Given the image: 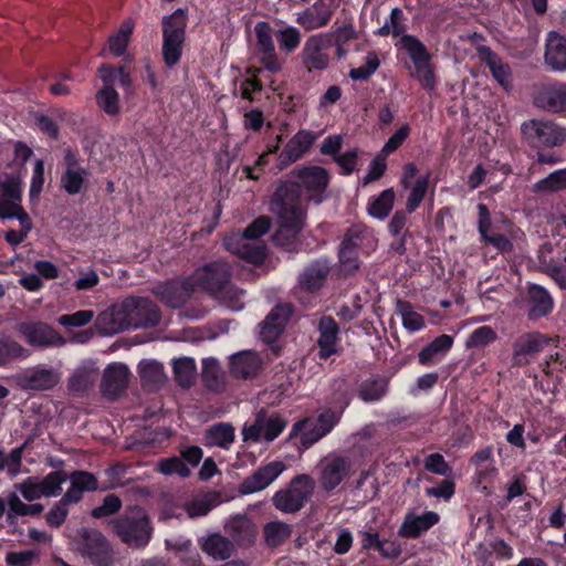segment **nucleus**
Wrapping results in <instances>:
<instances>
[{"label": "nucleus", "mask_w": 566, "mask_h": 566, "mask_svg": "<svg viewBox=\"0 0 566 566\" xmlns=\"http://www.w3.org/2000/svg\"><path fill=\"white\" fill-rule=\"evenodd\" d=\"M293 181L285 182L275 192L271 203L272 211L280 219V228L274 240L280 245H289L303 227L304 207L301 189L311 199L319 202L321 193L328 184V172L319 166H310L292 171Z\"/></svg>", "instance_id": "obj_1"}, {"label": "nucleus", "mask_w": 566, "mask_h": 566, "mask_svg": "<svg viewBox=\"0 0 566 566\" xmlns=\"http://www.w3.org/2000/svg\"><path fill=\"white\" fill-rule=\"evenodd\" d=\"M270 219L260 217L243 232H233L224 239L226 249L249 263L259 265L266 258V245L259 239L270 229Z\"/></svg>", "instance_id": "obj_2"}, {"label": "nucleus", "mask_w": 566, "mask_h": 566, "mask_svg": "<svg viewBox=\"0 0 566 566\" xmlns=\"http://www.w3.org/2000/svg\"><path fill=\"white\" fill-rule=\"evenodd\" d=\"M113 526L116 535L129 547H145L153 535V527L146 512L134 506L124 515L113 520Z\"/></svg>", "instance_id": "obj_3"}, {"label": "nucleus", "mask_w": 566, "mask_h": 566, "mask_svg": "<svg viewBox=\"0 0 566 566\" xmlns=\"http://www.w3.org/2000/svg\"><path fill=\"white\" fill-rule=\"evenodd\" d=\"M342 412L332 409L321 411L316 418H305L293 424L290 438H300L301 447L308 449L327 436L339 422Z\"/></svg>", "instance_id": "obj_4"}, {"label": "nucleus", "mask_w": 566, "mask_h": 566, "mask_svg": "<svg viewBox=\"0 0 566 566\" xmlns=\"http://www.w3.org/2000/svg\"><path fill=\"white\" fill-rule=\"evenodd\" d=\"M187 17L182 9L163 18V59L166 66L176 65L182 53Z\"/></svg>", "instance_id": "obj_5"}, {"label": "nucleus", "mask_w": 566, "mask_h": 566, "mask_svg": "<svg viewBox=\"0 0 566 566\" xmlns=\"http://www.w3.org/2000/svg\"><path fill=\"white\" fill-rule=\"evenodd\" d=\"M315 482L307 474L296 475L290 484L273 495V505L283 513H296L313 495Z\"/></svg>", "instance_id": "obj_6"}, {"label": "nucleus", "mask_w": 566, "mask_h": 566, "mask_svg": "<svg viewBox=\"0 0 566 566\" xmlns=\"http://www.w3.org/2000/svg\"><path fill=\"white\" fill-rule=\"evenodd\" d=\"M76 549L95 566H112L113 549L106 537L97 530L82 527L74 537Z\"/></svg>", "instance_id": "obj_7"}, {"label": "nucleus", "mask_w": 566, "mask_h": 566, "mask_svg": "<svg viewBox=\"0 0 566 566\" xmlns=\"http://www.w3.org/2000/svg\"><path fill=\"white\" fill-rule=\"evenodd\" d=\"M400 43L415 65L412 75L418 78L424 90L432 91L437 82L434 69L430 63L431 56L426 46L412 35H403Z\"/></svg>", "instance_id": "obj_8"}, {"label": "nucleus", "mask_w": 566, "mask_h": 566, "mask_svg": "<svg viewBox=\"0 0 566 566\" xmlns=\"http://www.w3.org/2000/svg\"><path fill=\"white\" fill-rule=\"evenodd\" d=\"M230 276V266L226 262L216 261L196 270L190 280L195 290L217 296L229 285Z\"/></svg>", "instance_id": "obj_9"}, {"label": "nucleus", "mask_w": 566, "mask_h": 566, "mask_svg": "<svg viewBox=\"0 0 566 566\" xmlns=\"http://www.w3.org/2000/svg\"><path fill=\"white\" fill-rule=\"evenodd\" d=\"M354 473L355 462L348 455L329 454L321 461L319 481L325 491H333Z\"/></svg>", "instance_id": "obj_10"}, {"label": "nucleus", "mask_w": 566, "mask_h": 566, "mask_svg": "<svg viewBox=\"0 0 566 566\" xmlns=\"http://www.w3.org/2000/svg\"><path fill=\"white\" fill-rule=\"evenodd\" d=\"M286 427V421L280 415H266L261 411L252 423H245L242 430L244 441H273Z\"/></svg>", "instance_id": "obj_11"}, {"label": "nucleus", "mask_w": 566, "mask_h": 566, "mask_svg": "<svg viewBox=\"0 0 566 566\" xmlns=\"http://www.w3.org/2000/svg\"><path fill=\"white\" fill-rule=\"evenodd\" d=\"M521 129L534 145L558 146L566 139V129L549 120L531 119L523 123Z\"/></svg>", "instance_id": "obj_12"}, {"label": "nucleus", "mask_w": 566, "mask_h": 566, "mask_svg": "<svg viewBox=\"0 0 566 566\" xmlns=\"http://www.w3.org/2000/svg\"><path fill=\"white\" fill-rule=\"evenodd\" d=\"M134 304L128 297L103 311L96 319V326L104 335H114L132 328L130 311Z\"/></svg>", "instance_id": "obj_13"}, {"label": "nucleus", "mask_w": 566, "mask_h": 566, "mask_svg": "<svg viewBox=\"0 0 566 566\" xmlns=\"http://www.w3.org/2000/svg\"><path fill=\"white\" fill-rule=\"evenodd\" d=\"M332 46V34L317 33L307 38L300 54L302 64L308 72L324 70L329 64L326 50Z\"/></svg>", "instance_id": "obj_14"}, {"label": "nucleus", "mask_w": 566, "mask_h": 566, "mask_svg": "<svg viewBox=\"0 0 566 566\" xmlns=\"http://www.w3.org/2000/svg\"><path fill=\"white\" fill-rule=\"evenodd\" d=\"M21 179L18 175L0 174V219L27 213L22 205Z\"/></svg>", "instance_id": "obj_15"}, {"label": "nucleus", "mask_w": 566, "mask_h": 566, "mask_svg": "<svg viewBox=\"0 0 566 566\" xmlns=\"http://www.w3.org/2000/svg\"><path fill=\"white\" fill-rule=\"evenodd\" d=\"M61 380V374L55 368H48L38 365L28 368L17 376V384L24 390H50L54 388Z\"/></svg>", "instance_id": "obj_16"}, {"label": "nucleus", "mask_w": 566, "mask_h": 566, "mask_svg": "<svg viewBox=\"0 0 566 566\" xmlns=\"http://www.w3.org/2000/svg\"><path fill=\"white\" fill-rule=\"evenodd\" d=\"M549 339L537 332L524 333L516 337L512 344V364L514 366L528 365L532 358L543 350Z\"/></svg>", "instance_id": "obj_17"}, {"label": "nucleus", "mask_w": 566, "mask_h": 566, "mask_svg": "<svg viewBox=\"0 0 566 566\" xmlns=\"http://www.w3.org/2000/svg\"><path fill=\"white\" fill-rule=\"evenodd\" d=\"M17 331L31 346H61L65 343L54 328L43 322H23L17 326Z\"/></svg>", "instance_id": "obj_18"}, {"label": "nucleus", "mask_w": 566, "mask_h": 566, "mask_svg": "<svg viewBox=\"0 0 566 566\" xmlns=\"http://www.w3.org/2000/svg\"><path fill=\"white\" fill-rule=\"evenodd\" d=\"M254 32L256 49L263 67L271 73L280 72L282 70V62L277 57L270 24L265 21L258 22L254 27Z\"/></svg>", "instance_id": "obj_19"}, {"label": "nucleus", "mask_w": 566, "mask_h": 566, "mask_svg": "<svg viewBox=\"0 0 566 566\" xmlns=\"http://www.w3.org/2000/svg\"><path fill=\"white\" fill-rule=\"evenodd\" d=\"M317 139V134L301 129L285 144L277 158V168L284 169L301 159Z\"/></svg>", "instance_id": "obj_20"}, {"label": "nucleus", "mask_w": 566, "mask_h": 566, "mask_svg": "<svg viewBox=\"0 0 566 566\" xmlns=\"http://www.w3.org/2000/svg\"><path fill=\"white\" fill-rule=\"evenodd\" d=\"M286 469L282 461H273L259 468L252 475L248 476L240 486V491L244 494H251L268 488L274 482Z\"/></svg>", "instance_id": "obj_21"}, {"label": "nucleus", "mask_w": 566, "mask_h": 566, "mask_svg": "<svg viewBox=\"0 0 566 566\" xmlns=\"http://www.w3.org/2000/svg\"><path fill=\"white\" fill-rule=\"evenodd\" d=\"M195 291L190 277L160 283L154 287V293L167 305L180 307Z\"/></svg>", "instance_id": "obj_22"}, {"label": "nucleus", "mask_w": 566, "mask_h": 566, "mask_svg": "<svg viewBox=\"0 0 566 566\" xmlns=\"http://www.w3.org/2000/svg\"><path fill=\"white\" fill-rule=\"evenodd\" d=\"M334 15V7L324 1H316L312 7L296 13V23L305 31L326 27Z\"/></svg>", "instance_id": "obj_23"}, {"label": "nucleus", "mask_w": 566, "mask_h": 566, "mask_svg": "<svg viewBox=\"0 0 566 566\" xmlns=\"http://www.w3.org/2000/svg\"><path fill=\"white\" fill-rule=\"evenodd\" d=\"M292 306L289 304L276 305L260 323V336L266 343H272L282 334L290 316Z\"/></svg>", "instance_id": "obj_24"}, {"label": "nucleus", "mask_w": 566, "mask_h": 566, "mask_svg": "<svg viewBox=\"0 0 566 566\" xmlns=\"http://www.w3.org/2000/svg\"><path fill=\"white\" fill-rule=\"evenodd\" d=\"M130 371L124 364H112L103 374L102 392L108 398H117L127 388Z\"/></svg>", "instance_id": "obj_25"}, {"label": "nucleus", "mask_w": 566, "mask_h": 566, "mask_svg": "<svg viewBox=\"0 0 566 566\" xmlns=\"http://www.w3.org/2000/svg\"><path fill=\"white\" fill-rule=\"evenodd\" d=\"M128 301L134 304L130 311L132 328L155 326L160 321V313L156 304L146 297L129 296Z\"/></svg>", "instance_id": "obj_26"}, {"label": "nucleus", "mask_w": 566, "mask_h": 566, "mask_svg": "<svg viewBox=\"0 0 566 566\" xmlns=\"http://www.w3.org/2000/svg\"><path fill=\"white\" fill-rule=\"evenodd\" d=\"M436 512L428 511L421 515L408 513L398 530V535L405 538H417L439 522Z\"/></svg>", "instance_id": "obj_27"}, {"label": "nucleus", "mask_w": 566, "mask_h": 566, "mask_svg": "<svg viewBox=\"0 0 566 566\" xmlns=\"http://www.w3.org/2000/svg\"><path fill=\"white\" fill-rule=\"evenodd\" d=\"M65 172L61 177V185L70 195L78 193L85 182L87 171L80 166L76 155L71 151H65Z\"/></svg>", "instance_id": "obj_28"}, {"label": "nucleus", "mask_w": 566, "mask_h": 566, "mask_svg": "<svg viewBox=\"0 0 566 566\" xmlns=\"http://www.w3.org/2000/svg\"><path fill=\"white\" fill-rule=\"evenodd\" d=\"M535 104L547 112L566 115V84L557 83L544 87L535 97Z\"/></svg>", "instance_id": "obj_29"}, {"label": "nucleus", "mask_w": 566, "mask_h": 566, "mask_svg": "<svg viewBox=\"0 0 566 566\" xmlns=\"http://www.w3.org/2000/svg\"><path fill=\"white\" fill-rule=\"evenodd\" d=\"M479 57L490 69L494 80L505 90L512 87V72L510 65L497 56L488 46L479 48Z\"/></svg>", "instance_id": "obj_30"}, {"label": "nucleus", "mask_w": 566, "mask_h": 566, "mask_svg": "<svg viewBox=\"0 0 566 566\" xmlns=\"http://www.w3.org/2000/svg\"><path fill=\"white\" fill-rule=\"evenodd\" d=\"M317 328L319 332L318 356L326 359L337 352L338 325L333 317L324 316L319 319Z\"/></svg>", "instance_id": "obj_31"}, {"label": "nucleus", "mask_w": 566, "mask_h": 566, "mask_svg": "<svg viewBox=\"0 0 566 566\" xmlns=\"http://www.w3.org/2000/svg\"><path fill=\"white\" fill-rule=\"evenodd\" d=\"M545 62L553 71H566V39L557 32L547 35Z\"/></svg>", "instance_id": "obj_32"}, {"label": "nucleus", "mask_w": 566, "mask_h": 566, "mask_svg": "<svg viewBox=\"0 0 566 566\" xmlns=\"http://www.w3.org/2000/svg\"><path fill=\"white\" fill-rule=\"evenodd\" d=\"M261 364L262 360L256 353L251 350L241 352L231 357V374L237 378L254 377L259 373Z\"/></svg>", "instance_id": "obj_33"}, {"label": "nucleus", "mask_w": 566, "mask_h": 566, "mask_svg": "<svg viewBox=\"0 0 566 566\" xmlns=\"http://www.w3.org/2000/svg\"><path fill=\"white\" fill-rule=\"evenodd\" d=\"M453 345V337L441 335L422 348L418 355L421 365H431L441 360Z\"/></svg>", "instance_id": "obj_34"}, {"label": "nucleus", "mask_w": 566, "mask_h": 566, "mask_svg": "<svg viewBox=\"0 0 566 566\" xmlns=\"http://www.w3.org/2000/svg\"><path fill=\"white\" fill-rule=\"evenodd\" d=\"M531 318H538L549 314L554 306V301L547 290L539 285H532L528 291Z\"/></svg>", "instance_id": "obj_35"}, {"label": "nucleus", "mask_w": 566, "mask_h": 566, "mask_svg": "<svg viewBox=\"0 0 566 566\" xmlns=\"http://www.w3.org/2000/svg\"><path fill=\"white\" fill-rule=\"evenodd\" d=\"M202 551L214 560H226L234 552L233 543L220 534L208 535L201 546Z\"/></svg>", "instance_id": "obj_36"}, {"label": "nucleus", "mask_w": 566, "mask_h": 566, "mask_svg": "<svg viewBox=\"0 0 566 566\" xmlns=\"http://www.w3.org/2000/svg\"><path fill=\"white\" fill-rule=\"evenodd\" d=\"M328 272L329 266L326 262H314L300 275L298 282L301 287L310 292L318 290L323 285Z\"/></svg>", "instance_id": "obj_37"}, {"label": "nucleus", "mask_w": 566, "mask_h": 566, "mask_svg": "<svg viewBox=\"0 0 566 566\" xmlns=\"http://www.w3.org/2000/svg\"><path fill=\"white\" fill-rule=\"evenodd\" d=\"M98 369L93 363H87L75 369L70 378L69 387L73 392L80 394L91 388L96 381Z\"/></svg>", "instance_id": "obj_38"}, {"label": "nucleus", "mask_w": 566, "mask_h": 566, "mask_svg": "<svg viewBox=\"0 0 566 566\" xmlns=\"http://www.w3.org/2000/svg\"><path fill=\"white\" fill-rule=\"evenodd\" d=\"M234 441V428L230 423H217L207 429L205 443L208 447L228 449Z\"/></svg>", "instance_id": "obj_39"}, {"label": "nucleus", "mask_w": 566, "mask_h": 566, "mask_svg": "<svg viewBox=\"0 0 566 566\" xmlns=\"http://www.w3.org/2000/svg\"><path fill=\"white\" fill-rule=\"evenodd\" d=\"M135 23L132 19L125 20L118 30L108 38L107 50L114 56H120L125 53L130 41Z\"/></svg>", "instance_id": "obj_40"}, {"label": "nucleus", "mask_w": 566, "mask_h": 566, "mask_svg": "<svg viewBox=\"0 0 566 566\" xmlns=\"http://www.w3.org/2000/svg\"><path fill=\"white\" fill-rule=\"evenodd\" d=\"M551 250L552 247L549 243L541 248L538 259L543 266V272L548 274L560 289L566 290V255L563 259L564 263L553 260L547 261L545 251L551 252Z\"/></svg>", "instance_id": "obj_41"}, {"label": "nucleus", "mask_w": 566, "mask_h": 566, "mask_svg": "<svg viewBox=\"0 0 566 566\" xmlns=\"http://www.w3.org/2000/svg\"><path fill=\"white\" fill-rule=\"evenodd\" d=\"M395 198L392 188L385 189L378 197L369 201L368 213L379 220L386 219L392 210Z\"/></svg>", "instance_id": "obj_42"}, {"label": "nucleus", "mask_w": 566, "mask_h": 566, "mask_svg": "<svg viewBox=\"0 0 566 566\" xmlns=\"http://www.w3.org/2000/svg\"><path fill=\"white\" fill-rule=\"evenodd\" d=\"M98 75L103 81V86L114 87L118 84L125 90H130L132 78L124 67H114L107 64H103L98 67Z\"/></svg>", "instance_id": "obj_43"}, {"label": "nucleus", "mask_w": 566, "mask_h": 566, "mask_svg": "<svg viewBox=\"0 0 566 566\" xmlns=\"http://www.w3.org/2000/svg\"><path fill=\"white\" fill-rule=\"evenodd\" d=\"M226 530L238 543L251 542L255 535L253 523L245 516H237L228 522Z\"/></svg>", "instance_id": "obj_44"}, {"label": "nucleus", "mask_w": 566, "mask_h": 566, "mask_svg": "<svg viewBox=\"0 0 566 566\" xmlns=\"http://www.w3.org/2000/svg\"><path fill=\"white\" fill-rule=\"evenodd\" d=\"M174 374L176 381L185 388L193 385L197 377L195 360L189 357H182L174 360Z\"/></svg>", "instance_id": "obj_45"}, {"label": "nucleus", "mask_w": 566, "mask_h": 566, "mask_svg": "<svg viewBox=\"0 0 566 566\" xmlns=\"http://www.w3.org/2000/svg\"><path fill=\"white\" fill-rule=\"evenodd\" d=\"M535 193H547L566 190V168L557 169L538 180L532 188Z\"/></svg>", "instance_id": "obj_46"}, {"label": "nucleus", "mask_w": 566, "mask_h": 566, "mask_svg": "<svg viewBox=\"0 0 566 566\" xmlns=\"http://www.w3.org/2000/svg\"><path fill=\"white\" fill-rule=\"evenodd\" d=\"M24 444L12 449L8 454L0 449V472L7 471L9 478L13 479L22 473V457Z\"/></svg>", "instance_id": "obj_47"}, {"label": "nucleus", "mask_w": 566, "mask_h": 566, "mask_svg": "<svg viewBox=\"0 0 566 566\" xmlns=\"http://www.w3.org/2000/svg\"><path fill=\"white\" fill-rule=\"evenodd\" d=\"M265 543L276 547L284 543L292 535V527L281 521L266 523L263 530Z\"/></svg>", "instance_id": "obj_48"}, {"label": "nucleus", "mask_w": 566, "mask_h": 566, "mask_svg": "<svg viewBox=\"0 0 566 566\" xmlns=\"http://www.w3.org/2000/svg\"><path fill=\"white\" fill-rule=\"evenodd\" d=\"M359 233L360 232L358 230H354L348 237H344V240L342 241V244H340L339 262H340L343 271L348 272V273L357 270L359 266V261H358V256H357L359 250L354 249V248H348L350 240L354 237L359 235Z\"/></svg>", "instance_id": "obj_49"}, {"label": "nucleus", "mask_w": 566, "mask_h": 566, "mask_svg": "<svg viewBox=\"0 0 566 566\" xmlns=\"http://www.w3.org/2000/svg\"><path fill=\"white\" fill-rule=\"evenodd\" d=\"M139 375L144 384L159 386L165 381L164 366L157 360H143L139 366Z\"/></svg>", "instance_id": "obj_50"}, {"label": "nucleus", "mask_w": 566, "mask_h": 566, "mask_svg": "<svg viewBox=\"0 0 566 566\" xmlns=\"http://www.w3.org/2000/svg\"><path fill=\"white\" fill-rule=\"evenodd\" d=\"M202 379L211 390L217 391L222 388L223 375L216 358L209 357L202 360Z\"/></svg>", "instance_id": "obj_51"}, {"label": "nucleus", "mask_w": 566, "mask_h": 566, "mask_svg": "<svg viewBox=\"0 0 566 566\" xmlns=\"http://www.w3.org/2000/svg\"><path fill=\"white\" fill-rule=\"evenodd\" d=\"M396 307L401 316L403 327L409 332L415 333L426 326L424 318L415 312L409 303L398 300Z\"/></svg>", "instance_id": "obj_52"}, {"label": "nucleus", "mask_w": 566, "mask_h": 566, "mask_svg": "<svg viewBox=\"0 0 566 566\" xmlns=\"http://www.w3.org/2000/svg\"><path fill=\"white\" fill-rule=\"evenodd\" d=\"M354 230H358L361 233L350 240L348 248H354L365 253H369L370 251L375 250L377 240L370 229L361 224H356L348 229L345 237H348Z\"/></svg>", "instance_id": "obj_53"}, {"label": "nucleus", "mask_w": 566, "mask_h": 566, "mask_svg": "<svg viewBox=\"0 0 566 566\" xmlns=\"http://www.w3.org/2000/svg\"><path fill=\"white\" fill-rule=\"evenodd\" d=\"M96 103L107 115L114 116L120 112L119 94L109 85L96 93Z\"/></svg>", "instance_id": "obj_54"}, {"label": "nucleus", "mask_w": 566, "mask_h": 566, "mask_svg": "<svg viewBox=\"0 0 566 566\" xmlns=\"http://www.w3.org/2000/svg\"><path fill=\"white\" fill-rule=\"evenodd\" d=\"M8 520L13 521L19 516L39 515L43 511L40 503L27 504L20 500L17 494H11L8 500Z\"/></svg>", "instance_id": "obj_55"}, {"label": "nucleus", "mask_w": 566, "mask_h": 566, "mask_svg": "<svg viewBox=\"0 0 566 566\" xmlns=\"http://www.w3.org/2000/svg\"><path fill=\"white\" fill-rule=\"evenodd\" d=\"M280 49L285 53L294 52L301 44L302 34L296 27L284 25L276 32Z\"/></svg>", "instance_id": "obj_56"}, {"label": "nucleus", "mask_w": 566, "mask_h": 566, "mask_svg": "<svg viewBox=\"0 0 566 566\" xmlns=\"http://www.w3.org/2000/svg\"><path fill=\"white\" fill-rule=\"evenodd\" d=\"M497 339L496 332L491 326H480L474 329L465 340L467 348L482 349Z\"/></svg>", "instance_id": "obj_57"}, {"label": "nucleus", "mask_w": 566, "mask_h": 566, "mask_svg": "<svg viewBox=\"0 0 566 566\" xmlns=\"http://www.w3.org/2000/svg\"><path fill=\"white\" fill-rule=\"evenodd\" d=\"M10 219H17L21 226V230H19V231L9 230L6 232L4 238L10 245L17 247L25 240L29 232L33 228V223H32V220L29 217L28 212L19 213V214H17V213L11 214Z\"/></svg>", "instance_id": "obj_58"}, {"label": "nucleus", "mask_w": 566, "mask_h": 566, "mask_svg": "<svg viewBox=\"0 0 566 566\" xmlns=\"http://www.w3.org/2000/svg\"><path fill=\"white\" fill-rule=\"evenodd\" d=\"M379 65L380 60L377 53L368 52L364 64L349 71V77L354 81H366L377 71Z\"/></svg>", "instance_id": "obj_59"}, {"label": "nucleus", "mask_w": 566, "mask_h": 566, "mask_svg": "<svg viewBox=\"0 0 566 566\" xmlns=\"http://www.w3.org/2000/svg\"><path fill=\"white\" fill-rule=\"evenodd\" d=\"M217 297L231 311H241L244 307V291L233 285H228Z\"/></svg>", "instance_id": "obj_60"}, {"label": "nucleus", "mask_w": 566, "mask_h": 566, "mask_svg": "<svg viewBox=\"0 0 566 566\" xmlns=\"http://www.w3.org/2000/svg\"><path fill=\"white\" fill-rule=\"evenodd\" d=\"M429 184V176L420 177L411 187L406 202V209L409 213L416 211L423 200Z\"/></svg>", "instance_id": "obj_61"}, {"label": "nucleus", "mask_w": 566, "mask_h": 566, "mask_svg": "<svg viewBox=\"0 0 566 566\" xmlns=\"http://www.w3.org/2000/svg\"><path fill=\"white\" fill-rule=\"evenodd\" d=\"M387 382L382 378L365 381L359 389V397L364 401L379 400L386 392Z\"/></svg>", "instance_id": "obj_62"}, {"label": "nucleus", "mask_w": 566, "mask_h": 566, "mask_svg": "<svg viewBox=\"0 0 566 566\" xmlns=\"http://www.w3.org/2000/svg\"><path fill=\"white\" fill-rule=\"evenodd\" d=\"M14 488L27 501H34L44 497L42 483L36 476H30L23 482L15 484Z\"/></svg>", "instance_id": "obj_63"}, {"label": "nucleus", "mask_w": 566, "mask_h": 566, "mask_svg": "<svg viewBox=\"0 0 566 566\" xmlns=\"http://www.w3.org/2000/svg\"><path fill=\"white\" fill-rule=\"evenodd\" d=\"M39 558V552L34 549L8 552L6 563L8 566H32Z\"/></svg>", "instance_id": "obj_64"}]
</instances>
